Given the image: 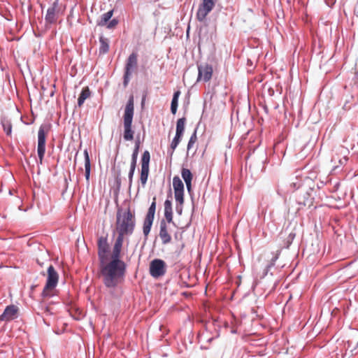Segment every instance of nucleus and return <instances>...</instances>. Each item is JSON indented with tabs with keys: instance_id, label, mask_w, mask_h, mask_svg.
Segmentation results:
<instances>
[{
	"instance_id": "1",
	"label": "nucleus",
	"mask_w": 358,
	"mask_h": 358,
	"mask_svg": "<svg viewBox=\"0 0 358 358\" xmlns=\"http://www.w3.org/2000/svg\"><path fill=\"white\" fill-rule=\"evenodd\" d=\"M100 274L106 287L114 288L123 281L127 265L122 260H105L100 262Z\"/></svg>"
},
{
	"instance_id": "2",
	"label": "nucleus",
	"mask_w": 358,
	"mask_h": 358,
	"mask_svg": "<svg viewBox=\"0 0 358 358\" xmlns=\"http://www.w3.org/2000/svg\"><path fill=\"white\" fill-rule=\"evenodd\" d=\"M115 225L117 236L124 238L126 235H131L136 225L135 215L131 212L130 209L124 212L118 210Z\"/></svg>"
},
{
	"instance_id": "3",
	"label": "nucleus",
	"mask_w": 358,
	"mask_h": 358,
	"mask_svg": "<svg viewBox=\"0 0 358 358\" xmlns=\"http://www.w3.org/2000/svg\"><path fill=\"white\" fill-rule=\"evenodd\" d=\"M134 113V96L131 95L125 106L124 113L123 115V137L125 141H132L134 139V131L132 129Z\"/></svg>"
},
{
	"instance_id": "4",
	"label": "nucleus",
	"mask_w": 358,
	"mask_h": 358,
	"mask_svg": "<svg viewBox=\"0 0 358 358\" xmlns=\"http://www.w3.org/2000/svg\"><path fill=\"white\" fill-rule=\"evenodd\" d=\"M59 280V274L52 265L48 268V276L45 285L42 292L43 297L52 296L51 292L56 287Z\"/></svg>"
},
{
	"instance_id": "5",
	"label": "nucleus",
	"mask_w": 358,
	"mask_h": 358,
	"mask_svg": "<svg viewBox=\"0 0 358 358\" xmlns=\"http://www.w3.org/2000/svg\"><path fill=\"white\" fill-rule=\"evenodd\" d=\"M137 66V54L131 53L127 61L125 66V72L124 75V86L126 87L129 82L130 76L133 70Z\"/></svg>"
},
{
	"instance_id": "6",
	"label": "nucleus",
	"mask_w": 358,
	"mask_h": 358,
	"mask_svg": "<svg viewBox=\"0 0 358 358\" xmlns=\"http://www.w3.org/2000/svg\"><path fill=\"white\" fill-rule=\"evenodd\" d=\"M150 155L148 150H145L141 157V169L140 180L143 186L147 182L149 175V164H150Z\"/></svg>"
},
{
	"instance_id": "7",
	"label": "nucleus",
	"mask_w": 358,
	"mask_h": 358,
	"mask_svg": "<svg viewBox=\"0 0 358 358\" xmlns=\"http://www.w3.org/2000/svg\"><path fill=\"white\" fill-rule=\"evenodd\" d=\"M166 273V264L159 259L152 260L150 264V273L155 278L162 276Z\"/></svg>"
},
{
	"instance_id": "8",
	"label": "nucleus",
	"mask_w": 358,
	"mask_h": 358,
	"mask_svg": "<svg viewBox=\"0 0 358 358\" xmlns=\"http://www.w3.org/2000/svg\"><path fill=\"white\" fill-rule=\"evenodd\" d=\"M61 13V7L59 5L58 0H56L52 6L48 8L47 13L45 17V22L49 24L55 23Z\"/></svg>"
},
{
	"instance_id": "9",
	"label": "nucleus",
	"mask_w": 358,
	"mask_h": 358,
	"mask_svg": "<svg viewBox=\"0 0 358 358\" xmlns=\"http://www.w3.org/2000/svg\"><path fill=\"white\" fill-rule=\"evenodd\" d=\"M46 132L45 131L44 127H41L38 132V147L37 152L39 158V163H43V159L45 152V141H46Z\"/></svg>"
},
{
	"instance_id": "10",
	"label": "nucleus",
	"mask_w": 358,
	"mask_h": 358,
	"mask_svg": "<svg viewBox=\"0 0 358 358\" xmlns=\"http://www.w3.org/2000/svg\"><path fill=\"white\" fill-rule=\"evenodd\" d=\"M215 2L213 0H203L196 13L198 20L200 22L203 21L208 14L213 10Z\"/></svg>"
},
{
	"instance_id": "11",
	"label": "nucleus",
	"mask_w": 358,
	"mask_h": 358,
	"mask_svg": "<svg viewBox=\"0 0 358 358\" xmlns=\"http://www.w3.org/2000/svg\"><path fill=\"white\" fill-rule=\"evenodd\" d=\"M97 247L99 263L107 260V254L109 251V245L108 243L107 238L103 236L99 238Z\"/></svg>"
},
{
	"instance_id": "12",
	"label": "nucleus",
	"mask_w": 358,
	"mask_h": 358,
	"mask_svg": "<svg viewBox=\"0 0 358 358\" xmlns=\"http://www.w3.org/2000/svg\"><path fill=\"white\" fill-rule=\"evenodd\" d=\"M198 80H203L204 82H208L211 79L213 75V67L211 65L208 64L200 65L198 66Z\"/></svg>"
},
{
	"instance_id": "13",
	"label": "nucleus",
	"mask_w": 358,
	"mask_h": 358,
	"mask_svg": "<svg viewBox=\"0 0 358 358\" xmlns=\"http://www.w3.org/2000/svg\"><path fill=\"white\" fill-rule=\"evenodd\" d=\"M18 308L15 305L8 306L0 315L1 321H10L17 317Z\"/></svg>"
},
{
	"instance_id": "14",
	"label": "nucleus",
	"mask_w": 358,
	"mask_h": 358,
	"mask_svg": "<svg viewBox=\"0 0 358 358\" xmlns=\"http://www.w3.org/2000/svg\"><path fill=\"white\" fill-rule=\"evenodd\" d=\"M159 237L162 240V243L164 245L171 241V236L169 232L168 227L164 220L160 222Z\"/></svg>"
},
{
	"instance_id": "15",
	"label": "nucleus",
	"mask_w": 358,
	"mask_h": 358,
	"mask_svg": "<svg viewBox=\"0 0 358 358\" xmlns=\"http://www.w3.org/2000/svg\"><path fill=\"white\" fill-rule=\"evenodd\" d=\"M124 238L117 236L113 245V252L110 260H121L120 255Z\"/></svg>"
},
{
	"instance_id": "16",
	"label": "nucleus",
	"mask_w": 358,
	"mask_h": 358,
	"mask_svg": "<svg viewBox=\"0 0 358 358\" xmlns=\"http://www.w3.org/2000/svg\"><path fill=\"white\" fill-rule=\"evenodd\" d=\"M164 217L167 222L173 223L172 203L169 199H166L164 202Z\"/></svg>"
},
{
	"instance_id": "17",
	"label": "nucleus",
	"mask_w": 358,
	"mask_h": 358,
	"mask_svg": "<svg viewBox=\"0 0 358 358\" xmlns=\"http://www.w3.org/2000/svg\"><path fill=\"white\" fill-rule=\"evenodd\" d=\"M182 178L185 182L187 189L189 192L192 187V173L188 169L182 168L181 171Z\"/></svg>"
},
{
	"instance_id": "18",
	"label": "nucleus",
	"mask_w": 358,
	"mask_h": 358,
	"mask_svg": "<svg viewBox=\"0 0 358 358\" xmlns=\"http://www.w3.org/2000/svg\"><path fill=\"white\" fill-rule=\"evenodd\" d=\"M84 157H85V176L87 181L90 180V170H91V164L90 159L87 150H84Z\"/></svg>"
},
{
	"instance_id": "19",
	"label": "nucleus",
	"mask_w": 358,
	"mask_h": 358,
	"mask_svg": "<svg viewBox=\"0 0 358 358\" xmlns=\"http://www.w3.org/2000/svg\"><path fill=\"white\" fill-rule=\"evenodd\" d=\"M313 198L307 192L300 194L298 198V203L303 206H311L313 204Z\"/></svg>"
},
{
	"instance_id": "20",
	"label": "nucleus",
	"mask_w": 358,
	"mask_h": 358,
	"mask_svg": "<svg viewBox=\"0 0 358 358\" xmlns=\"http://www.w3.org/2000/svg\"><path fill=\"white\" fill-rule=\"evenodd\" d=\"M91 95V92L88 87H83L82 92L78 99V105L81 107L85 101L88 99Z\"/></svg>"
},
{
	"instance_id": "21",
	"label": "nucleus",
	"mask_w": 358,
	"mask_h": 358,
	"mask_svg": "<svg viewBox=\"0 0 358 358\" xmlns=\"http://www.w3.org/2000/svg\"><path fill=\"white\" fill-rule=\"evenodd\" d=\"M99 54H106L109 50V40L101 36L99 38Z\"/></svg>"
},
{
	"instance_id": "22",
	"label": "nucleus",
	"mask_w": 358,
	"mask_h": 358,
	"mask_svg": "<svg viewBox=\"0 0 358 358\" xmlns=\"http://www.w3.org/2000/svg\"><path fill=\"white\" fill-rule=\"evenodd\" d=\"M339 154L338 152L335 153L334 155L332 156L331 158V162L334 163V166L335 168L338 167L340 165H342L345 163H346L348 158L346 156H343V157H340Z\"/></svg>"
},
{
	"instance_id": "23",
	"label": "nucleus",
	"mask_w": 358,
	"mask_h": 358,
	"mask_svg": "<svg viewBox=\"0 0 358 358\" xmlns=\"http://www.w3.org/2000/svg\"><path fill=\"white\" fill-rule=\"evenodd\" d=\"M113 15V10H110L108 12L102 15L101 20L98 22L97 24L101 27L106 26L109 21V20L112 17Z\"/></svg>"
},
{
	"instance_id": "24",
	"label": "nucleus",
	"mask_w": 358,
	"mask_h": 358,
	"mask_svg": "<svg viewBox=\"0 0 358 358\" xmlns=\"http://www.w3.org/2000/svg\"><path fill=\"white\" fill-rule=\"evenodd\" d=\"M180 94V92L176 91L174 92L173 96V99L171 101V110L173 115H175L177 112L178 102V98H179Z\"/></svg>"
},
{
	"instance_id": "25",
	"label": "nucleus",
	"mask_w": 358,
	"mask_h": 358,
	"mask_svg": "<svg viewBox=\"0 0 358 358\" xmlns=\"http://www.w3.org/2000/svg\"><path fill=\"white\" fill-rule=\"evenodd\" d=\"M186 119L185 117H182L178 120L176 123V134L178 135L183 136V133L185 131V125Z\"/></svg>"
},
{
	"instance_id": "26",
	"label": "nucleus",
	"mask_w": 358,
	"mask_h": 358,
	"mask_svg": "<svg viewBox=\"0 0 358 358\" xmlns=\"http://www.w3.org/2000/svg\"><path fill=\"white\" fill-rule=\"evenodd\" d=\"M173 187L174 191H184V185L178 176H175L173 178Z\"/></svg>"
},
{
	"instance_id": "27",
	"label": "nucleus",
	"mask_w": 358,
	"mask_h": 358,
	"mask_svg": "<svg viewBox=\"0 0 358 358\" xmlns=\"http://www.w3.org/2000/svg\"><path fill=\"white\" fill-rule=\"evenodd\" d=\"M182 138V136L176 134V136H175L174 138L173 139V141L171 143V145H170V147L172 150V152L171 153V155H173V151L175 150V149L177 148V146L181 141Z\"/></svg>"
},
{
	"instance_id": "28",
	"label": "nucleus",
	"mask_w": 358,
	"mask_h": 358,
	"mask_svg": "<svg viewBox=\"0 0 358 358\" xmlns=\"http://www.w3.org/2000/svg\"><path fill=\"white\" fill-rule=\"evenodd\" d=\"M197 141V136H196V129L194 130V133L192 134L189 142L187 143V151H189L191 149L194 148L195 143Z\"/></svg>"
},
{
	"instance_id": "29",
	"label": "nucleus",
	"mask_w": 358,
	"mask_h": 358,
	"mask_svg": "<svg viewBox=\"0 0 358 358\" xmlns=\"http://www.w3.org/2000/svg\"><path fill=\"white\" fill-rule=\"evenodd\" d=\"M139 143H140L139 141L136 142L135 149H134L132 156H131V164H132V165H136L138 149H139Z\"/></svg>"
},
{
	"instance_id": "30",
	"label": "nucleus",
	"mask_w": 358,
	"mask_h": 358,
	"mask_svg": "<svg viewBox=\"0 0 358 358\" xmlns=\"http://www.w3.org/2000/svg\"><path fill=\"white\" fill-rule=\"evenodd\" d=\"M155 210H156V197H153L152 199V202L148 209V213H147V216H150V217H155Z\"/></svg>"
},
{
	"instance_id": "31",
	"label": "nucleus",
	"mask_w": 358,
	"mask_h": 358,
	"mask_svg": "<svg viewBox=\"0 0 358 358\" xmlns=\"http://www.w3.org/2000/svg\"><path fill=\"white\" fill-rule=\"evenodd\" d=\"M174 194L176 201L182 205L184 203V191H174Z\"/></svg>"
},
{
	"instance_id": "32",
	"label": "nucleus",
	"mask_w": 358,
	"mask_h": 358,
	"mask_svg": "<svg viewBox=\"0 0 358 358\" xmlns=\"http://www.w3.org/2000/svg\"><path fill=\"white\" fill-rule=\"evenodd\" d=\"M2 124H3V130L6 133V134L8 136L10 135L11 131H12L11 124L9 122L6 121V122H3Z\"/></svg>"
},
{
	"instance_id": "33",
	"label": "nucleus",
	"mask_w": 358,
	"mask_h": 358,
	"mask_svg": "<svg viewBox=\"0 0 358 358\" xmlns=\"http://www.w3.org/2000/svg\"><path fill=\"white\" fill-rule=\"evenodd\" d=\"M136 166V165H132V164H131V166H130V170H129V176H128L129 185H131L132 183L133 176L134 174Z\"/></svg>"
},
{
	"instance_id": "34",
	"label": "nucleus",
	"mask_w": 358,
	"mask_h": 358,
	"mask_svg": "<svg viewBox=\"0 0 358 358\" xmlns=\"http://www.w3.org/2000/svg\"><path fill=\"white\" fill-rule=\"evenodd\" d=\"M153 220H154V217H150V216H147L146 215L145 221H144V223H143V225L152 227Z\"/></svg>"
},
{
	"instance_id": "35",
	"label": "nucleus",
	"mask_w": 358,
	"mask_h": 358,
	"mask_svg": "<svg viewBox=\"0 0 358 358\" xmlns=\"http://www.w3.org/2000/svg\"><path fill=\"white\" fill-rule=\"evenodd\" d=\"M118 24V21L116 19H113L111 21L107 24V27L108 29H113L116 27V25Z\"/></svg>"
},
{
	"instance_id": "36",
	"label": "nucleus",
	"mask_w": 358,
	"mask_h": 358,
	"mask_svg": "<svg viewBox=\"0 0 358 358\" xmlns=\"http://www.w3.org/2000/svg\"><path fill=\"white\" fill-rule=\"evenodd\" d=\"M150 229H151L150 226H145V225H143V234H145V236H148V234L150 231Z\"/></svg>"
},
{
	"instance_id": "37",
	"label": "nucleus",
	"mask_w": 358,
	"mask_h": 358,
	"mask_svg": "<svg viewBox=\"0 0 358 358\" xmlns=\"http://www.w3.org/2000/svg\"><path fill=\"white\" fill-rule=\"evenodd\" d=\"M145 98H146V95H144L143 96L142 101H141V107L142 108H143V106L145 105Z\"/></svg>"
},
{
	"instance_id": "38",
	"label": "nucleus",
	"mask_w": 358,
	"mask_h": 358,
	"mask_svg": "<svg viewBox=\"0 0 358 358\" xmlns=\"http://www.w3.org/2000/svg\"><path fill=\"white\" fill-rule=\"evenodd\" d=\"M355 12L356 15L358 16V0H357V3L356 4L355 8Z\"/></svg>"
},
{
	"instance_id": "39",
	"label": "nucleus",
	"mask_w": 358,
	"mask_h": 358,
	"mask_svg": "<svg viewBox=\"0 0 358 358\" xmlns=\"http://www.w3.org/2000/svg\"><path fill=\"white\" fill-rule=\"evenodd\" d=\"M344 151L345 152H346V150H344V149H342V150H341L340 153H342V151Z\"/></svg>"
},
{
	"instance_id": "40",
	"label": "nucleus",
	"mask_w": 358,
	"mask_h": 358,
	"mask_svg": "<svg viewBox=\"0 0 358 358\" xmlns=\"http://www.w3.org/2000/svg\"><path fill=\"white\" fill-rule=\"evenodd\" d=\"M178 212L179 213H181V212H182V208H180L179 210H178Z\"/></svg>"
}]
</instances>
